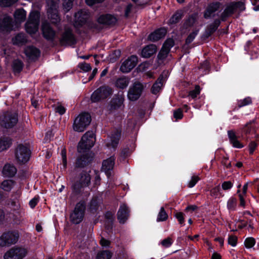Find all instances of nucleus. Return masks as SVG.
Here are the masks:
<instances>
[{
	"mask_svg": "<svg viewBox=\"0 0 259 259\" xmlns=\"http://www.w3.org/2000/svg\"><path fill=\"white\" fill-rule=\"evenodd\" d=\"M169 53V51L168 50L162 47L161 50L160 51V52L158 55V58L159 60H163L167 57Z\"/></svg>",
	"mask_w": 259,
	"mask_h": 259,
	"instance_id": "48",
	"label": "nucleus"
},
{
	"mask_svg": "<svg viewBox=\"0 0 259 259\" xmlns=\"http://www.w3.org/2000/svg\"><path fill=\"white\" fill-rule=\"evenodd\" d=\"M114 164L115 158L114 156H111L103 161L102 169L108 177L111 175V171L113 169Z\"/></svg>",
	"mask_w": 259,
	"mask_h": 259,
	"instance_id": "20",
	"label": "nucleus"
},
{
	"mask_svg": "<svg viewBox=\"0 0 259 259\" xmlns=\"http://www.w3.org/2000/svg\"><path fill=\"white\" fill-rule=\"evenodd\" d=\"M172 240L170 238L168 237L164 240H163L161 243L163 246L164 247H169L171 244H172Z\"/></svg>",
	"mask_w": 259,
	"mask_h": 259,
	"instance_id": "60",
	"label": "nucleus"
},
{
	"mask_svg": "<svg viewBox=\"0 0 259 259\" xmlns=\"http://www.w3.org/2000/svg\"><path fill=\"white\" fill-rule=\"evenodd\" d=\"M112 94V89L106 85H103L95 91L91 97L93 102H97L105 99Z\"/></svg>",
	"mask_w": 259,
	"mask_h": 259,
	"instance_id": "11",
	"label": "nucleus"
},
{
	"mask_svg": "<svg viewBox=\"0 0 259 259\" xmlns=\"http://www.w3.org/2000/svg\"><path fill=\"white\" fill-rule=\"evenodd\" d=\"M58 8H48L47 13L49 18L53 24H57L60 21V17L58 12Z\"/></svg>",
	"mask_w": 259,
	"mask_h": 259,
	"instance_id": "25",
	"label": "nucleus"
},
{
	"mask_svg": "<svg viewBox=\"0 0 259 259\" xmlns=\"http://www.w3.org/2000/svg\"><path fill=\"white\" fill-rule=\"evenodd\" d=\"M89 12L84 10L79 11L74 14V26L79 27L84 24L89 18Z\"/></svg>",
	"mask_w": 259,
	"mask_h": 259,
	"instance_id": "14",
	"label": "nucleus"
},
{
	"mask_svg": "<svg viewBox=\"0 0 259 259\" xmlns=\"http://www.w3.org/2000/svg\"><path fill=\"white\" fill-rule=\"evenodd\" d=\"M199 32V30H195L189 34L187 38L186 39V44H189L194 39L195 37L197 36Z\"/></svg>",
	"mask_w": 259,
	"mask_h": 259,
	"instance_id": "46",
	"label": "nucleus"
},
{
	"mask_svg": "<svg viewBox=\"0 0 259 259\" xmlns=\"http://www.w3.org/2000/svg\"><path fill=\"white\" fill-rule=\"evenodd\" d=\"M237 242V238L234 235H231L228 237V243L232 246H235Z\"/></svg>",
	"mask_w": 259,
	"mask_h": 259,
	"instance_id": "55",
	"label": "nucleus"
},
{
	"mask_svg": "<svg viewBox=\"0 0 259 259\" xmlns=\"http://www.w3.org/2000/svg\"><path fill=\"white\" fill-rule=\"evenodd\" d=\"M197 19L196 15L190 16L185 22L184 27L186 28L191 27L195 23Z\"/></svg>",
	"mask_w": 259,
	"mask_h": 259,
	"instance_id": "39",
	"label": "nucleus"
},
{
	"mask_svg": "<svg viewBox=\"0 0 259 259\" xmlns=\"http://www.w3.org/2000/svg\"><path fill=\"white\" fill-rule=\"evenodd\" d=\"M175 42L173 39H167L163 45L162 47L170 51V49L174 46Z\"/></svg>",
	"mask_w": 259,
	"mask_h": 259,
	"instance_id": "45",
	"label": "nucleus"
},
{
	"mask_svg": "<svg viewBox=\"0 0 259 259\" xmlns=\"http://www.w3.org/2000/svg\"><path fill=\"white\" fill-rule=\"evenodd\" d=\"M220 190L221 188L219 185L213 188L210 190V195L215 198L220 196L221 195Z\"/></svg>",
	"mask_w": 259,
	"mask_h": 259,
	"instance_id": "50",
	"label": "nucleus"
},
{
	"mask_svg": "<svg viewBox=\"0 0 259 259\" xmlns=\"http://www.w3.org/2000/svg\"><path fill=\"white\" fill-rule=\"evenodd\" d=\"M74 0H63V7L65 12H68L72 7Z\"/></svg>",
	"mask_w": 259,
	"mask_h": 259,
	"instance_id": "44",
	"label": "nucleus"
},
{
	"mask_svg": "<svg viewBox=\"0 0 259 259\" xmlns=\"http://www.w3.org/2000/svg\"><path fill=\"white\" fill-rule=\"evenodd\" d=\"M95 134L93 131H88L82 137L77 146L78 152L82 153L90 149L95 143Z\"/></svg>",
	"mask_w": 259,
	"mask_h": 259,
	"instance_id": "2",
	"label": "nucleus"
},
{
	"mask_svg": "<svg viewBox=\"0 0 259 259\" xmlns=\"http://www.w3.org/2000/svg\"><path fill=\"white\" fill-rule=\"evenodd\" d=\"M137 63V57L132 55L122 63L120 70L123 73H128L136 66Z\"/></svg>",
	"mask_w": 259,
	"mask_h": 259,
	"instance_id": "12",
	"label": "nucleus"
},
{
	"mask_svg": "<svg viewBox=\"0 0 259 259\" xmlns=\"http://www.w3.org/2000/svg\"><path fill=\"white\" fill-rule=\"evenodd\" d=\"M168 215L163 207H161L160 211L158 213L157 221L162 222L167 220Z\"/></svg>",
	"mask_w": 259,
	"mask_h": 259,
	"instance_id": "40",
	"label": "nucleus"
},
{
	"mask_svg": "<svg viewBox=\"0 0 259 259\" xmlns=\"http://www.w3.org/2000/svg\"><path fill=\"white\" fill-rule=\"evenodd\" d=\"M128 83V79L125 77H122L116 80L115 82V85L117 88L123 89L126 88Z\"/></svg>",
	"mask_w": 259,
	"mask_h": 259,
	"instance_id": "36",
	"label": "nucleus"
},
{
	"mask_svg": "<svg viewBox=\"0 0 259 259\" xmlns=\"http://www.w3.org/2000/svg\"><path fill=\"white\" fill-rule=\"evenodd\" d=\"M228 136L230 142L233 146L237 148H241L243 145L241 144L237 139V137L234 131L230 130L228 131Z\"/></svg>",
	"mask_w": 259,
	"mask_h": 259,
	"instance_id": "26",
	"label": "nucleus"
},
{
	"mask_svg": "<svg viewBox=\"0 0 259 259\" xmlns=\"http://www.w3.org/2000/svg\"><path fill=\"white\" fill-rule=\"evenodd\" d=\"M91 121V115L88 113L80 114L74 120L73 130L77 132H83Z\"/></svg>",
	"mask_w": 259,
	"mask_h": 259,
	"instance_id": "4",
	"label": "nucleus"
},
{
	"mask_svg": "<svg viewBox=\"0 0 259 259\" xmlns=\"http://www.w3.org/2000/svg\"><path fill=\"white\" fill-rule=\"evenodd\" d=\"M157 48L154 45H149L146 46L142 51V56L144 58H149L155 54Z\"/></svg>",
	"mask_w": 259,
	"mask_h": 259,
	"instance_id": "29",
	"label": "nucleus"
},
{
	"mask_svg": "<svg viewBox=\"0 0 259 259\" xmlns=\"http://www.w3.org/2000/svg\"><path fill=\"white\" fill-rule=\"evenodd\" d=\"M12 19L7 15L0 18V31L2 32H9L12 29Z\"/></svg>",
	"mask_w": 259,
	"mask_h": 259,
	"instance_id": "19",
	"label": "nucleus"
},
{
	"mask_svg": "<svg viewBox=\"0 0 259 259\" xmlns=\"http://www.w3.org/2000/svg\"><path fill=\"white\" fill-rule=\"evenodd\" d=\"M28 253V250L22 246H15L9 249L4 255V259H23Z\"/></svg>",
	"mask_w": 259,
	"mask_h": 259,
	"instance_id": "7",
	"label": "nucleus"
},
{
	"mask_svg": "<svg viewBox=\"0 0 259 259\" xmlns=\"http://www.w3.org/2000/svg\"><path fill=\"white\" fill-rule=\"evenodd\" d=\"M232 5L234 7L235 10L238 9L240 11H243L245 9L244 3L241 2H237L235 4H232Z\"/></svg>",
	"mask_w": 259,
	"mask_h": 259,
	"instance_id": "59",
	"label": "nucleus"
},
{
	"mask_svg": "<svg viewBox=\"0 0 259 259\" xmlns=\"http://www.w3.org/2000/svg\"><path fill=\"white\" fill-rule=\"evenodd\" d=\"M117 19L114 16L109 14L101 15L98 19L99 23L106 25H114Z\"/></svg>",
	"mask_w": 259,
	"mask_h": 259,
	"instance_id": "22",
	"label": "nucleus"
},
{
	"mask_svg": "<svg viewBox=\"0 0 259 259\" xmlns=\"http://www.w3.org/2000/svg\"><path fill=\"white\" fill-rule=\"evenodd\" d=\"M26 12L23 9L16 10L14 14V17L17 22H21L26 19Z\"/></svg>",
	"mask_w": 259,
	"mask_h": 259,
	"instance_id": "35",
	"label": "nucleus"
},
{
	"mask_svg": "<svg viewBox=\"0 0 259 259\" xmlns=\"http://www.w3.org/2000/svg\"><path fill=\"white\" fill-rule=\"evenodd\" d=\"M40 14L38 11L31 12L29 15L25 27L26 32L30 34H34L38 29L39 24Z\"/></svg>",
	"mask_w": 259,
	"mask_h": 259,
	"instance_id": "3",
	"label": "nucleus"
},
{
	"mask_svg": "<svg viewBox=\"0 0 259 259\" xmlns=\"http://www.w3.org/2000/svg\"><path fill=\"white\" fill-rule=\"evenodd\" d=\"M112 253L108 250H103L99 252L96 256V259H110Z\"/></svg>",
	"mask_w": 259,
	"mask_h": 259,
	"instance_id": "38",
	"label": "nucleus"
},
{
	"mask_svg": "<svg viewBox=\"0 0 259 259\" xmlns=\"http://www.w3.org/2000/svg\"><path fill=\"white\" fill-rule=\"evenodd\" d=\"M16 182L12 180H6L3 181L0 185V188L6 192H10L15 185Z\"/></svg>",
	"mask_w": 259,
	"mask_h": 259,
	"instance_id": "32",
	"label": "nucleus"
},
{
	"mask_svg": "<svg viewBox=\"0 0 259 259\" xmlns=\"http://www.w3.org/2000/svg\"><path fill=\"white\" fill-rule=\"evenodd\" d=\"M41 31L44 37L48 40H53L56 35V32L51 27L49 23L44 22L42 23Z\"/></svg>",
	"mask_w": 259,
	"mask_h": 259,
	"instance_id": "15",
	"label": "nucleus"
},
{
	"mask_svg": "<svg viewBox=\"0 0 259 259\" xmlns=\"http://www.w3.org/2000/svg\"><path fill=\"white\" fill-rule=\"evenodd\" d=\"M27 41L26 36L24 33H18L12 38L13 44L15 45L22 46Z\"/></svg>",
	"mask_w": 259,
	"mask_h": 259,
	"instance_id": "30",
	"label": "nucleus"
},
{
	"mask_svg": "<svg viewBox=\"0 0 259 259\" xmlns=\"http://www.w3.org/2000/svg\"><path fill=\"white\" fill-rule=\"evenodd\" d=\"M252 103L251 99L250 97H247L243 99L237 101V106L239 108L250 104Z\"/></svg>",
	"mask_w": 259,
	"mask_h": 259,
	"instance_id": "41",
	"label": "nucleus"
},
{
	"mask_svg": "<svg viewBox=\"0 0 259 259\" xmlns=\"http://www.w3.org/2000/svg\"><path fill=\"white\" fill-rule=\"evenodd\" d=\"M255 243V239L252 237L247 238L245 240V245L247 248H250L253 247Z\"/></svg>",
	"mask_w": 259,
	"mask_h": 259,
	"instance_id": "52",
	"label": "nucleus"
},
{
	"mask_svg": "<svg viewBox=\"0 0 259 259\" xmlns=\"http://www.w3.org/2000/svg\"><path fill=\"white\" fill-rule=\"evenodd\" d=\"M200 92V88L199 85H197L195 87V89L190 91L189 93V96L191 97L192 98H195Z\"/></svg>",
	"mask_w": 259,
	"mask_h": 259,
	"instance_id": "49",
	"label": "nucleus"
},
{
	"mask_svg": "<svg viewBox=\"0 0 259 259\" xmlns=\"http://www.w3.org/2000/svg\"><path fill=\"white\" fill-rule=\"evenodd\" d=\"M234 7L231 5L227 6L224 12L221 15L222 21H224L226 19L230 16L235 11Z\"/></svg>",
	"mask_w": 259,
	"mask_h": 259,
	"instance_id": "34",
	"label": "nucleus"
},
{
	"mask_svg": "<svg viewBox=\"0 0 259 259\" xmlns=\"http://www.w3.org/2000/svg\"><path fill=\"white\" fill-rule=\"evenodd\" d=\"M12 144V139L9 137H4L0 138V152L7 150Z\"/></svg>",
	"mask_w": 259,
	"mask_h": 259,
	"instance_id": "31",
	"label": "nucleus"
},
{
	"mask_svg": "<svg viewBox=\"0 0 259 259\" xmlns=\"http://www.w3.org/2000/svg\"><path fill=\"white\" fill-rule=\"evenodd\" d=\"M223 5L219 2H215L210 4L206 8L204 17L206 19L213 17L216 15L217 12H220L223 10Z\"/></svg>",
	"mask_w": 259,
	"mask_h": 259,
	"instance_id": "13",
	"label": "nucleus"
},
{
	"mask_svg": "<svg viewBox=\"0 0 259 259\" xmlns=\"http://www.w3.org/2000/svg\"><path fill=\"white\" fill-rule=\"evenodd\" d=\"M167 32L166 29L161 28L151 33L148 36L149 40L156 41L165 36Z\"/></svg>",
	"mask_w": 259,
	"mask_h": 259,
	"instance_id": "23",
	"label": "nucleus"
},
{
	"mask_svg": "<svg viewBox=\"0 0 259 259\" xmlns=\"http://www.w3.org/2000/svg\"><path fill=\"white\" fill-rule=\"evenodd\" d=\"M18 122V115L15 112H6L1 117V125L5 128L11 129L16 125Z\"/></svg>",
	"mask_w": 259,
	"mask_h": 259,
	"instance_id": "5",
	"label": "nucleus"
},
{
	"mask_svg": "<svg viewBox=\"0 0 259 259\" xmlns=\"http://www.w3.org/2000/svg\"><path fill=\"white\" fill-rule=\"evenodd\" d=\"M123 103V99L121 97H116L112 99L111 101V106L113 109H116L120 107Z\"/></svg>",
	"mask_w": 259,
	"mask_h": 259,
	"instance_id": "37",
	"label": "nucleus"
},
{
	"mask_svg": "<svg viewBox=\"0 0 259 259\" xmlns=\"http://www.w3.org/2000/svg\"><path fill=\"white\" fill-rule=\"evenodd\" d=\"M220 24L221 21L219 19H217L214 20L212 23L209 24L207 27L204 33V36L206 37H208L210 36L213 32L217 30Z\"/></svg>",
	"mask_w": 259,
	"mask_h": 259,
	"instance_id": "27",
	"label": "nucleus"
},
{
	"mask_svg": "<svg viewBox=\"0 0 259 259\" xmlns=\"http://www.w3.org/2000/svg\"><path fill=\"white\" fill-rule=\"evenodd\" d=\"M18 0H0V6L2 7H10Z\"/></svg>",
	"mask_w": 259,
	"mask_h": 259,
	"instance_id": "47",
	"label": "nucleus"
},
{
	"mask_svg": "<svg viewBox=\"0 0 259 259\" xmlns=\"http://www.w3.org/2000/svg\"><path fill=\"white\" fill-rule=\"evenodd\" d=\"M182 18V14L181 12H177L170 18L169 20L170 24H175L178 22Z\"/></svg>",
	"mask_w": 259,
	"mask_h": 259,
	"instance_id": "42",
	"label": "nucleus"
},
{
	"mask_svg": "<svg viewBox=\"0 0 259 259\" xmlns=\"http://www.w3.org/2000/svg\"><path fill=\"white\" fill-rule=\"evenodd\" d=\"M130 215V210L127 206L122 203L120 205L117 213V219L120 223L124 224Z\"/></svg>",
	"mask_w": 259,
	"mask_h": 259,
	"instance_id": "17",
	"label": "nucleus"
},
{
	"mask_svg": "<svg viewBox=\"0 0 259 259\" xmlns=\"http://www.w3.org/2000/svg\"><path fill=\"white\" fill-rule=\"evenodd\" d=\"M121 133L118 130H116L113 134L111 135L109 140L106 142V145L109 149H113L115 150L118 144L120 138Z\"/></svg>",
	"mask_w": 259,
	"mask_h": 259,
	"instance_id": "18",
	"label": "nucleus"
},
{
	"mask_svg": "<svg viewBox=\"0 0 259 259\" xmlns=\"http://www.w3.org/2000/svg\"><path fill=\"white\" fill-rule=\"evenodd\" d=\"M19 234L17 231H8L0 236V246L8 247L16 244L18 241Z\"/></svg>",
	"mask_w": 259,
	"mask_h": 259,
	"instance_id": "6",
	"label": "nucleus"
},
{
	"mask_svg": "<svg viewBox=\"0 0 259 259\" xmlns=\"http://www.w3.org/2000/svg\"><path fill=\"white\" fill-rule=\"evenodd\" d=\"M48 8H58L60 0H46Z\"/></svg>",
	"mask_w": 259,
	"mask_h": 259,
	"instance_id": "51",
	"label": "nucleus"
},
{
	"mask_svg": "<svg viewBox=\"0 0 259 259\" xmlns=\"http://www.w3.org/2000/svg\"><path fill=\"white\" fill-rule=\"evenodd\" d=\"M174 116L176 119H180L183 117V113L181 109L175 110L174 112Z\"/></svg>",
	"mask_w": 259,
	"mask_h": 259,
	"instance_id": "63",
	"label": "nucleus"
},
{
	"mask_svg": "<svg viewBox=\"0 0 259 259\" xmlns=\"http://www.w3.org/2000/svg\"><path fill=\"white\" fill-rule=\"evenodd\" d=\"M17 168L13 164L7 163L4 166L3 174L6 177H13L17 173Z\"/></svg>",
	"mask_w": 259,
	"mask_h": 259,
	"instance_id": "24",
	"label": "nucleus"
},
{
	"mask_svg": "<svg viewBox=\"0 0 259 259\" xmlns=\"http://www.w3.org/2000/svg\"><path fill=\"white\" fill-rule=\"evenodd\" d=\"M79 68L84 72H88L92 69L91 66L87 63H82L78 64Z\"/></svg>",
	"mask_w": 259,
	"mask_h": 259,
	"instance_id": "54",
	"label": "nucleus"
},
{
	"mask_svg": "<svg viewBox=\"0 0 259 259\" xmlns=\"http://www.w3.org/2000/svg\"><path fill=\"white\" fill-rule=\"evenodd\" d=\"M200 180V178L198 176H193L191 178V180L189 182L188 186L189 188L193 187L195 184L198 182V181Z\"/></svg>",
	"mask_w": 259,
	"mask_h": 259,
	"instance_id": "53",
	"label": "nucleus"
},
{
	"mask_svg": "<svg viewBox=\"0 0 259 259\" xmlns=\"http://www.w3.org/2000/svg\"><path fill=\"white\" fill-rule=\"evenodd\" d=\"M237 193L238 194V196L240 200V205L243 207H245V201L244 200V197L246 195H244L243 194L240 193V190H238Z\"/></svg>",
	"mask_w": 259,
	"mask_h": 259,
	"instance_id": "56",
	"label": "nucleus"
},
{
	"mask_svg": "<svg viewBox=\"0 0 259 259\" xmlns=\"http://www.w3.org/2000/svg\"><path fill=\"white\" fill-rule=\"evenodd\" d=\"M146 84L139 81L135 82L129 88L127 97L130 100L135 101L141 97Z\"/></svg>",
	"mask_w": 259,
	"mask_h": 259,
	"instance_id": "9",
	"label": "nucleus"
},
{
	"mask_svg": "<svg viewBox=\"0 0 259 259\" xmlns=\"http://www.w3.org/2000/svg\"><path fill=\"white\" fill-rule=\"evenodd\" d=\"M175 217L179 221L180 224L183 225L184 223V214L181 212H177L175 213Z\"/></svg>",
	"mask_w": 259,
	"mask_h": 259,
	"instance_id": "57",
	"label": "nucleus"
},
{
	"mask_svg": "<svg viewBox=\"0 0 259 259\" xmlns=\"http://www.w3.org/2000/svg\"><path fill=\"white\" fill-rule=\"evenodd\" d=\"M90 181V175L85 171L82 172L72 187V192L76 195L80 194L85 188L89 186Z\"/></svg>",
	"mask_w": 259,
	"mask_h": 259,
	"instance_id": "1",
	"label": "nucleus"
},
{
	"mask_svg": "<svg viewBox=\"0 0 259 259\" xmlns=\"http://www.w3.org/2000/svg\"><path fill=\"white\" fill-rule=\"evenodd\" d=\"M25 54L29 59H34L39 56L40 52L36 48L29 46L25 49Z\"/></svg>",
	"mask_w": 259,
	"mask_h": 259,
	"instance_id": "28",
	"label": "nucleus"
},
{
	"mask_svg": "<svg viewBox=\"0 0 259 259\" xmlns=\"http://www.w3.org/2000/svg\"><path fill=\"white\" fill-rule=\"evenodd\" d=\"M93 159L92 156H90L89 153H87L78 157L76 161L75 168H83L88 165Z\"/></svg>",
	"mask_w": 259,
	"mask_h": 259,
	"instance_id": "21",
	"label": "nucleus"
},
{
	"mask_svg": "<svg viewBox=\"0 0 259 259\" xmlns=\"http://www.w3.org/2000/svg\"><path fill=\"white\" fill-rule=\"evenodd\" d=\"M23 63L20 60H16L13 62V68L15 72H20L23 68Z\"/></svg>",
	"mask_w": 259,
	"mask_h": 259,
	"instance_id": "43",
	"label": "nucleus"
},
{
	"mask_svg": "<svg viewBox=\"0 0 259 259\" xmlns=\"http://www.w3.org/2000/svg\"><path fill=\"white\" fill-rule=\"evenodd\" d=\"M85 209V204L84 202L77 203L73 212L70 214L71 222L75 224H79L83 220Z\"/></svg>",
	"mask_w": 259,
	"mask_h": 259,
	"instance_id": "8",
	"label": "nucleus"
},
{
	"mask_svg": "<svg viewBox=\"0 0 259 259\" xmlns=\"http://www.w3.org/2000/svg\"><path fill=\"white\" fill-rule=\"evenodd\" d=\"M30 154V150L28 147L22 144L18 145L15 149V158L19 163L27 162L29 159Z\"/></svg>",
	"mask_w": 259,
	"mask_h": 259,
	"instance_id": "10",
	"label": "nucleus"
},
{
	"mask_svg": "<svg viewBox=\"0 0 259 259\" xmlns=\"http://www.w3.org/2000/svg\"><path fill=\"white\" fill-rule=\"evenodd\" d=\"M222 164L226 168H230L231 166V162L229 161L228 157H223L222 160Z\"/></svg>",
	"mask_w": 259,
	"mask_h": 259,
	"instance_id": "64",
	"label": "nucleus"
},
{
	"mask_svg": "<svg viewBox=\"0 0 259 259\" xmlns=\"http://www.w3.org/2000/svg\"><path fill=\"white\" fill-rule=\"evenodd\" d=\"M163 77L161 75L153 84L151 88V92L153 94H156L160 91L163 85Z\"/></svg>",
	"mask_w": 259,
	"mask_h": 259,
	"instance_id": "33",
	"label": "nucleus"
},
{
	"mask_svg": "<svg viewBox=\"0 0 259 259\" xmlns=\"http://www.w3.org/2000/svg\"><path fill=\"white\" fill-rule=\"evenodd\" d=\"M233 186V184L230 181H225L222 183V187L224 190L230 189Z\"/></svg>",
	"mask_w": 259,
	"mask_h": 259,
	"instance_id": "61",
	"label": "nucleus"
},
{
	"mask_svg": "<svg viewBox=\"0 0 259 259\" xmlns=\"http://www.w3.org/2000/svg\"><path fill=\"white\" fill-rule=\"evenodd\" d=\"M236 204V200L234 198H231L229 200L227 203L228 209L233 210Z\"/></svg>",
	"mask_w": 259,
	"mask_h": 259,
	"instance_id": "58",
	"label": "nucleus"
},
{
	"mask_svg": "<svg viewBox=\"0 0 259 259\" xmlns=\"http://www.w3.org/2000/svg\"><path fill=\"white\" fill-rule=\"evenodd\" d=\"M61 155L62 158L63 164L64 167L67 165V157H66V151L65 149H63L61 151Z\"/></svg>",
	"mask_w": 259,
	"mask_h": 259,
	"instance_id": "62",
	"label": "nucleus"
},
{
	"mask_svg": "<svg viewBox=\"0 0 259 259\" xmlns=\"http://www.w3.org/2000/svg\"><path fill=\"white\" fill-rule=\"evenodd\" d=\"M75 43L76 40L74 36L70 30H66L60 39V44L61 46L72 45Z\"/></svg>",
	"mask_w": 259,
	"mask_h": 259,
	"instance_id": "16",
	"label": "nucleus"
}]
</instances>
